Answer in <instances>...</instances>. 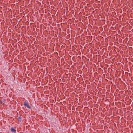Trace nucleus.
I'll list each match as a JSON object with an SVG mask.
<instances>
[{
  "mask_svg": "<svg viewBox=\"0 0 133 133\" xmlns=\"http://www.w3.org/2000/svg\"><path fill=\"white\" fill-rule=\"evenodd\" d=\"M23 105L25 107H26L28 108L29 109L31 108L29 105L28 104L27 101H25L24 102Z\"/></svg>",
  "mask_w": 133,
  "mask_h": 133,
  "instance_id": "obj_1",
  "label": "nucleus"
},
{
  "mask_svg": "<svg viewBox=\"0 0 133 133\" xmlns=\"http://www.w3.org/2000/svg\"><path fill=\"white\" fill-rule=\"evenodd\" d=\"M11 132H14V133H16V130L15 129H14L13 127H11L10 129Z\"/></svg>",
  "mask_w": 133,
  "mask_h": 133,
  "instance_id": "obj_2",
  "label": "nucleus"
},
{
  "mask_svg": "<svg viewBox=\"0 0 133 133\" xmlns=\"http://www.w3.org/2000/svg\"><path fill=\"white\" fill-rule=\"evenodd\" d=\"M21 116H20L18 117V119L21 122Z\"/></svg>",
  "mask_w": 133,
  "mask_h": 133,
  "instance_id": "obj_3",
  "label": "nucleus"
},
{
  "mask_svg": "<svg viewBox=\"0 0 133 133\" xmlns=\"http://www.w3.org/2000/svg\"><path fill=\"white\" fill-rule=\"evenodd\" d=\"M0 102H1V104H2V102L1 101Z\"/></svg>",
  "mask_w": 133,
  "mask_h": 133,
  "instance_id": "obj_4",
  "label": "nucleus"
},
{
  "mask_svg": "<svg viewBox=\"0 0 133 133\" xmlns=\"http://www.w3.org/2000/svg\"><path fill=\"white\" fill-rule=\"evenodd\" d=\"M5 100L4 99V101H3L4 102V101Z\"/></svg>",
  "mask_w": 133,
  "mask_h": 133,
  "instance_id": "obj_5",
  "label": "nucleus"
}]
</instances>
